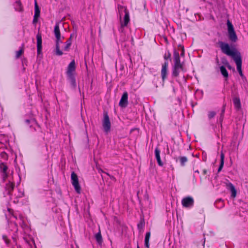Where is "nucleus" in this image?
<instances>
[{"label":"nucleus","mask_w":248,"mask_h":248,"mask_svg":"<svg viewBox=\"0 0 248 248\" xmlns=\"http://www.w3.org/2000/svg\"><path fill=\"white\" fill-rule=\"evenodd\" d=\"M225 107H226V104H224L222 107V110H221V112L220 116V118H219V121L221 123L222 122L223 119L224 114V112H225Z\"/></svg>","instance_id":"nucleus-29"},{"label":"nucleus","mask_w":248,"mask_h":248,"mask_svg":"<svg viewBox=\"0 0 248 248\" xmlns=\"http://www.w3.org/2000/svg\"><path fill=\"white\" fill-rule=\"evenodd\" d=\"M223 206H224V204H222V205L220 207V208H221V207H223Z\"/></svg>","instance_id":"nucleus-46"},{"label":"nucleus","mask_w":248,"mask_h":248,"mask_svg":"<svg viewBox=\"0 0 248 248\" xmlns=\"http://www.w3.org/2000/svg\"><path fill=\"white\" fill-rule=\"evenodd\" d=\"M2 176L3 181H5L6 180V179H7V178L8 177V172H5V173H3L2 175Z\"/></svg>","instance_id":"nucleus-36"},{"label":"nucleus","mask_w":248,"mask_h":248,"mask_svg":"<svg viewBox=\"0 0 248 248\" xmlns=\"http://www.w3.org/2000/svg\"><path fill=\"white\" fill-rule=\"evenodd\" d=\"M220 47L223 53L228 56H231L234 60V58L237 57L239 55L241 56L240 53L235 50H231L228 44L220 41L218 42Z\"/></svg>","instance_id":"nucleus-2"},{"label":"nucleus","mask_w":248,"mask_h":248,"mask_svg":"<svg viewBox=\"0 0 248 248\" xmlns=\"http://www.w3.org/2000/svg\"><path fill=\"white\" fill-rule=\"evenodd\" d=\"M137 248H140V247L138 245H137Z\"/></svg>","instance_id":"nucleus-49"},{"label":"nucleus","mask_w":248,"mask_h":248,"mask_svg":"<svg viewBox=\"0 0 248 248\" xmlns=\"http://www.w3.org/2000/svg\"><path fill=\"white\" fill-rule=\"evenodd\" d=\"M8 169L7 166L5 163L2 162L0 164V170L2 173L7 172Z\"/></svg>","instance_id":"nucleus-24"},{"label":"nucleus","mask_w":248,"mask_h":248,"mask_svg":"<svg viewBox=\"0 0 248 248\" xmlns=\"http://www.w3.org/2000/svg\"><path fill=\"white\" fill-rule=\"evenodd\" d=\"M37 39V53L39 54L42 51V35L41 33L39 32H38L36 35Z\"/></svg>","instance_id":"nucleus-12"},{"label":"nucleus","mask_w":248,"mask_h":248,"mask_svg":"<svg viewBox=\"0 0 248 248\" xmlns=\"http://www.w3.org/2000/svg\"><path fill=\"white\" fill-rule=\"evenodd\" d=\"M168 65V62L167 61H165L164 64L162 65L161 73L162 79L163 81L167 78Z\"/></svg>","instance_id":"nucleus-11"},{"label":"nucleus","mask_w":248,"mask_h":248,"mask_svg":"<svg viewBox=\"0 0 248 248\" xmlns=\"http://www.w3.org/2000/svg\"><path fill=\"white\" fill-rule=\"evenodd\" d=\"M15 184L14 183L9 181V182L6 184L5 188L8 192V194L9 195H12V192L15 188Z\"/></svg>","instance_id":"nucleus-14"},{"label":"nucleus","mask_w":248,"mask_h":248,"mask_svg":"<svg viewBox=\"0 0 248 248\" xmlns=\"http://www.w3.org/2000/svg\"><path fill=\"white\" fill-rule=\"evenodd\" d=\"M179 47H180L181 48V56H184V54H185V50H184V47L183 46H182L181 45H179Z\"/></svg>","instance_id":"nucleus-38"},{"label":"nucleus","mask_w":248,"mask_h":248,"mask_svg":"<svg viewBox=\"0 0 248 248\" xmlns=\"http://www.w3.org/2000/svg\"><path fill=\"white\" fill-rule=\"evenodd\" d=\"M226 186L228 189L231 190L232 192L231 196L233 198H235L236 196V190L234 186L232 183H229L226 184Z\"/></svg>","instance_id":"nucleus-15"},{"label":"nucleus","mask_w":248,"mask_h":248,"mask_svg":"<svg viewBox=\"0 0 248 248\" xmlns=\"http://www.w3.org/2000/svg\"><path fill=\"white\" fill-rule=\"evenodd\" d=\"M72 37H73V34H71V35H70V37L72 38Z\"/></svg>","instance_id":"nucleus-47"},{"label":"nucleus","mask_w":248,"mask_h":248,"mask_svg":"<svg viewBox=\"0 0 248 248\" xmlns=\"http://www.w3.org/2000/svg\"><path fill=\"white\" fill-rule=\"evenodd\" d=\"M221 62L222 64H223L225 66H226L229 63L227 59L225 57H222L221 58Z\"/></svg>","instance_id":"nucleus-34"},{"label":"nucleus","mask_w":248,"mask_h":248,"mask_svg":"<svg viewBox=\"0 0 248 248\" xmlns=\"http://www.w3.org/2000/svg\"><path fill=\"white\" fill-rule=\"evenodd\" d=\"M181 165L183 166L185 165V163L187 161V158L186 156H180L179 157Z\"/></svg>","instance_id":"nucleus-30"},{"label":"nucleus","mask_w":248,"mask_h":248,"mask_svg":"<svg viewBox=\"0 0 248 248\" xmlns=\"http://www.w3.org/2000/svg\"><path fill=\"white\" fill-rule=\"evenodd\" d=\"M71 39L72 38L70 37L68 40H70V41H71Z\"/></svg>","instance_id":"nucleus-48"},{"label":"nucleus","mask_w":248,"mask_h":248,"mask_svg":"<svg viewBox=\"0 0 248 248\" xmlns=\"http://www.w3.org/2000/svg\"><path fill=\"white\" fill-rule=\"evenodd\" d=\"M227 25L229 40L232 42H236L238 40V38L235 32L233 26L229 20H227Z\"/></svg>","instance_id":"nucleus-4"},{"label":"nucleus","mask_w":248,"mask_h":248,"mask_svg":"<svg viewBox=\"0 0 248 248\" xmlns=\"http://www.w3.org/2000/svg\"><path fill=\"white\" fill-rule=\"evenodd\" d=\"M14 7L15 10L16 11L20 12H22L23 11V8L20 0H17L15 2Z\"/></svg>","instance_id":"nucleus-18"},{"label":"nucleus","mask_w":248,"mask_h":248,"mask_svg":"<svg viewBox=\"0 0 248 248\" xmlns=\"http://www.w3.org/2000/svg\"><path fill=\"white\" fill-rule=\"evenodd\" d=\"M224 154L223 153V151H221L220 153V163L217 170L218 172H220L223 167L224 163Z\"/></svg>","instance_id":"nucleus-19"},{"label":"nucleus","mask_w":248,"mask_h":248,"mask_svg":"<svg viewBox=\"0 0 248 248\" xmlns=\"http://www.w3.org/2000/svg\"><path fill=\"white\" fill-rule=\"evenodd\" d=\"M24 53V48L22 46L19 50L16 52V58L18 59L20 57V56L23 54Z\"/></svg>","instance_id":"nucleus-28"},{"label":"nucleus","mask_w":248,"mask_h":248,"mask_svg":"<svg viewBox=\"0 0 248 248\" xmlns=\"http://www.w3.org/2000/svg\"><path fill=\"white\" fill-rule=\"evenodd\" d=\"M145 225V221L143 218L140 219V223L138 224V228L140 231L143 229Z\"/></svg>","instance_id":"nucleus-25"},{"label":"nucleus","mask_w":248,"mask_h":248,"mask_svg":"<svg viewBox=\"0 0 248 248\" xmlns=\"http://www.w3.org/2000/svg\"><path fill=\"white\" fill-rule=\"evenodd\" d=\"M234 61L236 64L237 69L240 74V76L242 78H244V76L242 73V58L241 56H239V55L236 58H234Z\"/></svg>","instance_id":"nucleus-9"},{"label":"nucleus","mask_w":248,"mask_h":248,"mask_svg":"<svg viewBox=\"0 0 248 248\" xmlns=\"http://www.w3.org/2000/svg\"><path fill=\"white\" fill-rule=\"evenodd\" d=\"M174 65L173 66L172 75L174 77H177L179 76V72L184 70L183 63H181L179 54L176 50H174L173 53Z\"/></svg>","instance_id":"nucleus-1"},{"label":"nucleus","mask_w":248,"mask_h":248,"mask_svg":"<svg viewBox=\"0 0 248 248\" xmlns=\"http://www.w3.org/2000/svg\"><path fill=\"white\" fill-rule=\"evenodd\" d=\"M71 180L72 184L74 186V188L77 193H80L81 187L79 186L78 179L77 175L74 172H72L71 174Z\"/></svg>","instance_id":"nucleus-7"},{"label":"nucleus","mask_w":248,"mask_h":248,"mask_svg":"<svg viewBox=\"0 0 248 248\" xmlns=\"http://www.w3.org/2000/svg\"><path fill=\"white\" fill-rule=\"evenodd\" d=\"M102 125L104 131L106 133H108L110 129L111 124L108 115L106 112L104 113V119L102 122Z\"/></svg>","instance_id":"nucleus-5"},{"label":"nucleus","mask_w":248,"mask_h":248,"mask_svg":"<svg viewBox=\"0 0 248 248\" xmlns=\"http://www.w3.org/2000/svg\"><path fill=\"white\" fill-rule=\"evenodd\" d=\"M222 202L221 199H219V200H218L217 201V203L219 202Z\"/></svg>","instance_id":"nucleus-45"},{"label":"nucleus","mask_w":248,"mask_h":248,"mask_svg":"<svg viewBox=\"0 0 248 248\" xmlns=\"http://www.w3.org/2000/svg\"><path fill=\"white\" fill-rule=\"evenodd\" d=\"M54 34L56 37V48L54 50L55 53L57 56H61L63 54L62 52L60 50V43H62V41L61 39V32L59 28V25L57 24L54 28Z\"/></svg>","instance_id":"nucleus-3"},{"label":"nucleus","mask_w":248,"mask_h":248,"mask_svg":"<svg viewBox=\"0 0 248 248\" xmlns=\"http://www.w3.org/2000/svg\"><path fill=\"white\" fill-rule=\"evenodd\" d=\"M118 9L120 16V18H121L123 12L124 13V10L127 9V8L124 6L122 5H118Z\"/></svg>","instance_id":"nucleus-27"},{"label":"nucleus","mask_w":248,"mask_h":248,"mask_svg":"<svg viewBox=\"0 0 248 248\" xmlns=\"http://www.w3.org/2000/svg\"><path fill=\"white\" fill-rule=\"evenodd\" d=\"M3 238L4 239V240H5V241L6 244H9V241L7 239L6 236H3Z\"/></svg>","instance_id":"nucleus-40"},{"label":"nucleus","mask_w":248,"mask_h":248,"mask_svg":"<svg viewBox=\"0 0 248 248\" xmlns=\"http://www.w3.org/2000/svg\"><path fill=\"white\" fill-rule=\"evenodd\" d=\"M25 122L27 124H30V123H34L35 122V120L33 118H31V119H26L25 120Z\"/></svg>","instance_id":"nucleus-35"},{"label":"nucleus","mask_w":248,"mask_h":248,"mask_svg":"<svg viewBox=\"0 0 248 248\" xmlns=\"http://www.w3.org/2000/svg\"><path fill=\"white\" fill-rule=\"evenodd\" d=\"M170 57H171V54L170 53V52H168L167 54H165L164 56V59L167 62H168L167 61L168 59H170V60H171Z\"/></svg>","instance_id":"nucleus-33"},{"label":"nucleus","mask_w":248,"mask_h":248,"mask_svg":"<svg viewBox=\"0 0 248 248\" xmlns=\"http://www.w3.org/2000/svg\"><path fill=\"white\" fill-rule=\"evenodd\" d=\"M40 11L37 2H35V16H40Z\"/></svg>","instance_id":"nucleus-26"},{"label":"nucleus","mask_w":248,"mask_h":248,"mask_svg":"<svg viewBox=\"0 0 248 248\" xmlns=\"http://www.w3.org/2000/svg\"><path fill=\"white\" fill-rule=\"evenodd\" d=\"M194 203L193 198L190 196L185 197L182 200V204L185 208H191L193 206Z\"/></svg>","instance_id":"nucleus-8"},{"label":"nucleus","mask_w":248,"mask_h":248,"mask_svg":"<svg viewBox=\"0 0 248 248\" xmlns=\"http://www.w3.org/2000/svg\"><path fill=\"white\" fill-rule=\"evenodd\" d=\"M130 21L129 14L127 9L124 10V17L123 21H122L120 18L121 27L119 29V31L123 32L124 27L127 26L128 23Z\"/></svg>","instance_id":"nucleus-6"},{"label":"nucleus","mask_w":248,"mask_h":248,"mask_svg":"<svg viewBox=\"0 0 248 248\" xmlns=\"http://www.w3.org/2000/svg\"><path fill=\"white\" fill-rule=\"evenodd\" d=\"M122 108H126L128 105V93L126 92L123 93L119 104Z\"/></svg>","instance_id":"nucleus-10"},{"label":"nucleus","mask_w":248,"mask_h":248,"mask_svg":"<svg viewBox=\"0 0 248 248\" xmlns=\"http://www.w3.org/2000/svg\"><path fill=\"white\" fill-rule=\"evenodd\" d=\"M216 63H217V64L219 65V60H218L217 56L216 57Z\"/></svg>","instance_id":"nucleus-41"},{"label":"nucleus","mask_w":248,"mask_h":248,"mask_svg":"<svg viewBox=\"0 0 248 248\" xmlns=\"http://www.w3.org/2000/svg\"><path fill=\"white\" fill-rule=\"evenodd\" d=\"M0 155H1V156L3 158L7 157V155L5 152L1 153Z\"/></svg>","instance_id":"nucleus-39"},{"label":"nucleus","mask_w":248,"mask_h":248,"mask_svg":"<svg viewBox=\"0 0 248 248\" xmlns=\"http://www.w3.org/2000/svg\"><path fill=\"white\" fill-rule=\"evenodd\" d=\"M233 102L236 110H239L241 109V105L240 100L238 97H235L233 98Z\"/></svg>","instance_id":"nucleus-17"},{"label":"nucleus","mask_w":248,"mask_h":248,"mask_svg":"<svg viewBox=\"0 0 248 248\" xmlns=\"http://www.w3.org/2000/svg\"><path fill=\"white\" fill-rule=\"evenodd\" d=\"M216 114V113L215 111H212L209 112V113H208L209 119H211L213 118V117H215Z\"/></svg>","instance_id":"nucleus-32"},{"label":"nucleus","mask_w":248,"mask_h":248,"mask_svg":"<svg viewBox=\"0 0 248 248\" xmlns=\"http://www.w3.org/2000/svg\"><path fill=\"white\" fill-rule=\"evenodd\" d=\"M99 172H104L101 169H98Z\"/></svg>","instance_id":"nucleus-44"},{"label":"nucleus","mask_w":248,"mask_h":248,"mask_svg":"<svg viewBox=\"0 0 248 248\" xmlns=\"http://www.w3.org/2000/svg\"><path fill=\"white\" fill-rule=\"evenodd\" d=\"M95 238L97 243L99 245H101L103 242V239L101 234V231L99 230V232L95 235Z\"/></svg>","instance_id":"nucleus-20"},{"label":"nucleus","mask_w":248,"mask_h":248,"mask_svg":"<svg viewBox=\"0 0 248 248\" xmlns=\"http://www.w3.org/2000/svg\"><path fill=\"white\" fill-rule=\"evenodd\" d=\"M76 66H75V62L74 60H73L69 64L68 66V69L67 71V75H74L73 72L75 71Z\"/></svg>","instance_id":"nucleus-13"},{"label":"nucleus","mask_w":248,"mask_h":248,"mask_svg":"<svg viewBox=\"0 0 248 248\" xmlns=\"http://www.w3.org/2000/svg\"><path fill=\"white\" fill-rule=\"evenodd\" d=\"M226 66L228 67V69H232V66H231V65L229 64V63H228V64H227L226 65Z\"/></svg>","instance_id":"nucleus-42"},{"label":"nucleus","mask_w":248,"mask_h":248,"mask_svg":"<svg viewBox=\"0 0 248 248\" xmlns=\"http://www.w3.org/2000/svg\"><path fill=\"white\" fill-rule=\"evenodd\" d=\"M203 173L204 174H206L207 173V170H204L203 171Z\"/></svg>","instance_id":"nucleus-43"},{"label":"nucleus","mask_w":248,"mask_h":248,"mask_svg":"<svg viewBox=\"0 0 248 248\" xmlns=\"http://www.w3.org/2000/svg\"><path fill=\"white\" fill-rule=\"evenodd\" d=\"M65 43L66 45L64 46L63 49L65 51H68L69 49V47L71 45V41H70V40H67Z\"/></svg>","instance_id":"nucleus-31"},{"label":"nucleus","mask_w":248,"mask_h":248,"mask_svg":"<svg viewBox=\"0 0 248 248\" xmlns=\"http://www.w3.org/2000/svg\"><path fill=\"white\" fill-rule=\"evenodd\" d=\"M68 78L70 81L71 84L74 88L76 87V79L74 75H68Z\"/></svg>","instance_id":"nucleus-21"},{"label":"nucleus","mask_w":248,"mask_h":248,"mask_svg":"<svg viewBox=\"0 0 248 248\" xmlns=\"http://www.w3.org/2000/svg\"><path fill=\"white\" fill-rule=\"evenodd\" d=\"M155 158L157 160V162L158 165H159L160 166H162L163 165V163L162 162L161 158H160V151L159 149L158 148H156L155 149Z\"/></svg>","instance_id":"nucleus-16"},{"label":"nucleus","mask_w":248,"mask_h":248,"mask_svg":"<svg viewBox=\"0 0 248 248\" xmlns=\"http://www.w3.org/2000/svg\"><path fill=\"white\" fill-rule=\"evenodd\" d=\"M220 70L223 76L225 78H228L229 75L226 68L224 66H221L220 67Z\"/></svg>","instance_id":"nucleus-22"},{"label":"nucleus","mask_w":248,"mask_h":248,"mask_svg":"<svg viewBox=\"0 0 248 248\" xmlns=\"http://www.w3.org/2000/svg\"><path fill=\"white\" fill-rule=\"evenodd\" d=\"M39 16H34L33 19V24H35L38 22V19Z\"/></svg>","instance_id":"nucleus-37"},{"label":"nucleus","mask_w":248,"mask_h":248,"mask_svg":"<svg viewBox=\"0 0 248 248\" xmlns=\"http://www.w3.org/2000/svg\"><path fill=\"white\" fill-rule=\"evenodd\" d=\"M151 233L150 232H148L146 233L145 237V246L146 248H149V239L150 237Z\"/></svg>","instance_id":"nucleus-23"}]
</instances>
